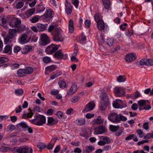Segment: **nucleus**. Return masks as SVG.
Segmentation results:
<instances>
[{
	"label": "nucleus",
	"instance_id": "obj_56",
	"mask_svg": "<svg viewBox=\"0 0 153 153\" xmlns=\"http://www.w3.org/2000/svg\"><path fill=\"white\" fill-rule=\"evenodd\" d=\"M64 114L61 111H57L56 113V115L58 118L59 119H63V115Z\"/></svg>",
	"mask_w": 153,
	"mask_h": 153
},
{
	"label": "nucleus",
	"instance_id": "obj_48",
	"mask_svg": "<svg viewBox=\"0 0 153 153\" xmlns=\"http://www.w3.org/2000/svg\"><path fill=\"white\" fill-rule=\"evenodd\" d=\"M136 132L140 138H142L144 136L143 132L140 129H138L137 130Z\"/></svg>",
	"mask_w": 153,
	"mask_h": 153
},
{
	"label": "nucleus",
	"instance_id": "obj_16",
	"mask_svg": "<svg viewBox=\"0 0 153 153\" xmlns=\"http://www.w3.org/2000/svg\"><path fill=\"white\" fill-rule=\"evenodd\" d=\"M33 153L32 149L27 146H21V153Z\"/></svg>",
	"mask_w": 153,
	"mask_h": 153
},
{
	"label": "nucleus",
	"instance_id": "obj_51",
	"mask_svg": "<svg viewBox=\"0 0 153 153\" xmlns=\"http://www.w3.org/2000/svg\"><path fill=\"white\" fill-rule=\"evenodd\" d=\"M59 84L60 87L62 89L64 88L66 85V82L65 81L62 80L59 81Z\"/></svg>",
	"mask_w": 153,
	"mask_h": 153
},
{
	"label": "nucleus",
	"instance_id": "obj_38",
	"mask_svg": "<svg viewBox=\"0 0 153 153\" xmlns=\"http://www.w3.org/2000/svg\"><path fill=\"white\" fill-rule=\"evenodd\" d=\"M103 123V121L102 119L97 118L96 119H94L92 121L91 123L93 125H99L102 124Z\"/></svg>",
	"mask_w": 153,
	"mask_h": 153
},
{
	"label": "nucleus",
	"instance_id": "obj_11",
	"mask_svg": "<svg viewBox=\"0 0 153 153\" xmlns=\"http://www.w3.org/2000/svg\"><path fill=\"white\" fill-rule=\"evenodd\" d=\"M105 130L106 128L105 127L100 126L94 128V134H102L105 132Z\"/></svg>",
	"mask_w": 153,
	"mask_h": 153
},
{
	"label": "nucleus",
	"instance_id": "obj_15",
	"mask_svg": "<svg viewBox=\"0 0 153 153\" xmlns=\"http://www.w3.org/2000/svg\"><path fill=\"white\" fill-rule=\"evenodd\" d=\"M77 90L76 85L74 84L70 87V89L67 91V94L68 95H71L75 93Z\"/></svg>",
	"mask_w": 153,
	"mask_h": 153
},
{
	"label": "nucleus",
	"instance_id": "obj_60",
	"mask_svg": "<svg viewBox=\"0 0 153 153\" xmlns=\"http://www.w3.org/2000/svg\"><path fill=\"white\" fill-rule=\"evenodd\" d=\"M20 66V65L18 63H15L12 64L11 68L12 70H15L18 68Z\"/></svg>",
	"mask_w": 153,
	"mask_h": 153
},
{
	"label": "nucleus",
	"instance_id": "obj_20",
	"mask_svg": "<svg viewBox=\"0 0 153 153\" xmlns=\"http://www.w3.org/2000/svg\"><path fill=\"white\" fill-rule=\"evenodd\" d=\"M110 140L107 137H104L102 140H100L98 142V144L100 146H104L106 144L110 143Z\"/></svg>",
	"mask_w": 153,
	"mask_h": 153
},
{
	"label": "nucleus",
	"instance_id": "obj_9",
	"mask_svg": "<svg viewBox=\"0 0 153 153\" xmlns=\"http://www.w3.org/2000/svg\"><path fill=\"white\" fill-rule=\"evenodd\" d=\"M41 45H45L50 43V41L48 37L45 34H42L40 36Z\"/></svg>",
	"mask_w": 153,
	"mask_h": 153
},
{
	"label": "nucleus",
	"instance_id": "obj_53",
	"mask_svg": "<svg viewBox=\"0 0 153 153\" xmlns=\"http://www.w3.org/2000/svg\"><path fill=\"white\" fill-rule=\"evenodd\" d=\"M12 151L13 153H21V146L14 148Z\"/></svg>",
	"mask_w": 153,
	"mask_h": 153
},
{
	"label": "nucleus",
	"instance_id": "obj_32",
	"mask_svg": "<svg viewBox=\"0 0 153 153\" xmlns=\"http://www.w3.org/2000/svg\"><path fill=\"white\" fill-rule=\"evenodd\" d=\"M104 8L106 9H109L110 8L111 3L110 0H102Z\"/></svg>",
	"mask_w": 153,
	"mask_h": 153
},
{
	"label": "nucleus",
	"instance_id": "obj_24",
	"mask_svg": "<svg viewBox=\"0 0 153 153\" xmlns=\"http://www.w3.org/2000/svg\"><path fill=\"white\" fill-rule=\"evenodd\" d=\"M28 36L26 33L23 34L19 39V41L21 43H25L28 42Z\"/></svg>",
	"mask_w": 153,
	"mask_h": 153
},
{
	"label": "nucleus",
	"instance_id": "obj_14",
	"mask_svg": "<svg viewBox=\"0 0 153 153\" xmlns=\"http://www.w3.org/2000/svg\"><path fill=\"white\" fill-rule=\"evenodd\" d=\"M65 12L68 14H70L72 10V6L71 4L68 1H66L65 3Z\"/></svg>",
	"mask_w": 153,
	"mask_h": 153
},
{
	"label": "nucleus",
	"instance_id": "obj_45",
	"mask_svg": "<svg viewBox=\"0 0 153 153\" xmlns=\"http://www.w3.org/2000/svg\"><path fill=\"white\" fill-rule=\"evenodd\" d=\"M120 128L119 126H115L112 125H111L110 126V130L112 132L116 131L118 130Z\"/></svg>",
	"mask_w": 153,
	"mask_h": 153
},
{
	"label": "nucleus",
	"instance_id": "obj_22",
	"mask_svg": "<svg viewBox=\"0 0 153 153\" xmlns=\"http://www.w3.org/2000/svg\"><path fill=\"white\" fill-rule=\"evenodd\" d=\"M17 31L16 29H12L9 30L8 35L10 39L14 38L17 35Z\"/></svg>",
	"mask_w": 153,
	"mask_h": 153
},
{
	"label": "nucleus",
	"instance_id": "obj_10",
	"mask_svg": "<svg viewBox=\"0 0 153 153\" xmlns=\"http://www.w3.org/2000/svg\"><path fill=\"white\" fill-rule=\"evenodd\" d=\"M140 64L141 65L151 66L153 65V60L151 59H142L140 61Z\"/></svg>",
	"mask_w": 153,
	"mask_h": 153
},
{
	"label": "nucleus",
	"instance_id": "obj_46",
	"mask_svg": "<svg viewBox=\"0 0 153 153\" xmlns=\"http://www.w3.org/2000/svg\"><path fill=\"white\" fill-rule=\"evenodd\" d=\"M33 114V113L32 112H30L27 114L23 113V117L25 119H26V118H30L32 117Z\"/></svg>",
	"mask_w": 153,
	"mask_h": 153
},
{
	"label": "nucleus",
	"instance_id": "obj_7",
	"mask_svg": "<svg viewBox=\"0 0 153 153\" xmlns=\"http://www.w3.org/2000/svg\"><path fill=\"white\" fill-rule=\"evenodd\" d=\"M16 21H19V25L16 27H12L17 28L16 29L17 33H20L21 32H23L24 31L27 30V27H26V25L24 24H21V21L20 19H19L18 18H16Z\"/></svg>",
	"mask_w": 153,
	"mask_h": 153
},
{
	"label": "nucleus",
	"instance_id": "obj_4",
	"mask_svg": "<svg viewBox=\"0 0 153 153\" xmlns=\"http://www.w3.org/2000/svg\"><path fill=\"white\" fill-rule=\"evenodd\" d=\"M61 30L59 28H56L53 31V39L56 41L62 42L64 38L63 35L61 33Z\"/></svg>",
	"mask_w": 153,
	"mask_h": 153
},
{
	"label": "nucleus",
	"instance_id": "obj_2",
	"mask_svg": "<svg viewBox=\"0 0 153 153\" xmlns=\"http://www.w3.org/2000/svg\"><path fill=\"white\" fill-rule=\"evenodd\" d=\"M46 118L43 115L37 114L34 116V118L30 120V122L37 126H41L46 123Z\"/></svg>",
	"mask_w": 153,
	"mask_h": 153
},
{
	"label": "nucleus",
	"instance_id": "obj_27",
	"mask_svg": "<svg viewBox=\"0 0 153 153\" xmlns=\"http://www.w3.org/2000/svg\"><path fill=\"white\" fill-rule=\"evenodd\" d=\"M86 120L84 118H79L77 119L76 121V123L79 126H82L85 125Z\"/></svg>",
	"mask_w": 153,
	"mask_h": 153
},
{
	"label": "nucleus",
	"instance_id": "obj_54",
	"mask_svg": "<svg viewBox=\"0 0 153 153\" xmlns=\"http://www.w3.org/2000/svg\"><path fill=\"white\" fill-rule=\"evenodd\" d=\"M10 148L7 147L3 146L0 148V150L1 152H6L10 150Z\"/></svg>",
	"mask_w": 153,
	"mask_h": 153
},
{
	"label": "nucleus",
	"instance_id": "obj_13",
	"mask_svg": "<svg viewBox=\"0 0 153 153\" xmlns=\"http://www.w3.org/2000/svg\"><path fill=\"white\" fill-rule=\"evenodd\" d=\"M74 50L72 56L71 57V60L72 61L75 62H78V60L76 58L77 55V53L78 52V48L77 45L75 44L74 45Z\"/></svg>",
	"mask_w": 153,
	"mask_h": 153
},
{
	"label": "nucleus",
	"instance_id": "obj_43",
	"mask_svg": "<svg viewBox=\"0 0 153 153\" xmlns=\"http://www.w3.org/2000/svg\"><path fill=\"white\" fill-rule=\"evenodd\" d=\"M114 42V39L113 38H108L106 40V43L109 46H112Z\"/></svg>",
	"mask_w": 153,
	"mask_h": 153
},
{
	"label": "nucleus",
	"instance_id": "obj_19",
	"mask_svg": "<svg viewBox=\"0 0 153 153\" xmlns=\"http://www.w3.org/2000/svg\"><path fill=\"white\" fill-rule=\"evenodd\" d=\"M35 11V10L34 8H31L29 10H27L25 12V17L27 18H29L34 14Z\"/></svg>",
	"mask_w": 153,
	"mask_h": 153
},
{
	"label": "nucleus",
	"instance_id": "obj_3",
	"mask_svg": "<svg viewBox=\"0 0 153 153\" xmlns=\"http://www.w3.org/2000/svg\"><path fill=\"white\" fill-rule=\"evenodd\" d=\"M101 99V103L100 105V109L102 111L105 110L108 104L109 99L107 94L106 93L102 92L100 96Z\"/></svg>",
	"mask_w": 153,
	"mask_h": 153
},
{
	"label": "nucleus",
	"instance_id": "obj_30",
	"mask_svg": "<svg viewBox=\"0 0 153 153\" xmlns=\"http://www.w3.org/2000/svg\"><path fill=\"white\" fill-rule=\"evenodd\" d=\"M132 139H133V141L135 142H137L138 140L135 134L130 135L125 138V140H128Z\"/></svg>",
	"mask_w": 153,
	"mask_h": 153
},
{
	"label": "nucleus",
	"instance_id": "obj_6",
	"mask_svg": "<svg viewBox=\"0 0 153 153\" xmlns=\"http://www.w3.org/2000/svg\"><path fill=\"white\" fill-rule=\"evenodd\" d=\"M115 95L117 97H121L125 95L124 89L121 87H116L114 89Z\"/></svg>",
	"mask_w": 153,
	"mask_h": 153
},
{
	"label": "nucleus",
	"instance_id": "obj_63",
	"mask_svg": "<svg viewBox=\"0 0 153 153\" xmlns=\"http://www.w3.org/2000/svg\"><path fill=\"white\" fill-rule=\"evenodd\" d=\"M138 103L139 106H143L146 104V101L144 100H140Z\"/></svg>",
	"mask_w": 153,
	"mask_h": 153
},
{
	"label": "nucleus",
	"instance_id": "obj_21",
	"mask_svg": "<svg viewBox=\"0 0 153 153\" xmlns=\"http://www.w3.org/2000/svg\"><path fill=\"white\" fill-rule=\"evenodd\" d=\"M58 120L51 117L48 118V125L53 126L56 125L58 123Z\"/></svg>",
	"mask_w": 153,
	"mask_h": 153
},
{
	"label": "nucleus",
	"instance_id": "obj_26",
	"mask_svg": "<svg viewBox=\"0 0 153 153\" xmlns=\"http://www.w3.org/2000/svg\"><path fill=\"white\" fill-rule=\"evenodd\" d=\"M28 126L27 124L25 122H21L17 125V127L18 128H22L23 131H26Z\"/></svg>",
	"mask_w": 153,
	"mask_h": 153
},
{
	"label": "nucleus",
	"instance_id": "obj_49",
	"mask_svg": "<svg viewBox=\"0 0 153 153\" xmlns=\"http://www.w3.org/2000/svg\"><path fill=\"white\" fill-rule=\"evenodd\" d=\"M15 93L17 96H21L23 93V91L22 89H18L15 91Z\"/></svg>",
	"mask_w": 153,
	"mask_h": 153
},
{
	"label": "nucleus",
	"instance_id": "obj_33",
	"mask_svg": "<svg viewBox=\"0 0 153 153\" xmlns=\"http://www.w3.org/2000/svg\"><path fill=\"white\" fill-rule=\"evenodd\" d=\"M68 30L69 32L70 33L74 32V22L72 20H70L69 21Z\"/></svg>",
	"mask_w": 153,
	"mask_h": 153
},
{
	"label": "nucleus",
	"instance_id": "obj_12",
	"mask_svg": "<svg viewBox=\"0 0 153 153\" xmlns=\"http://www.w3.org/2000/svg\"><path fill=\"white\" fill-rule=\"evenodd\" d=\"M97 26L98 29L100 30L106 29L108 26L106 24H105L102 20H100L97 21Z\"/></svg>",
	"mask_w": 153,
	"mask_h": 153
},
{
	"label": "nucleus",
	"instance_id": "obj_52",
	"mask_svg": "<svg viewBox=\"0 0 153 153\" xmlns=\"http://www.w3.org/2000/svg\"><path fill=\"white\" fill-rule=\"evenodd\" d=\"M120 108H122L126 107V103L121 100H119Z\"/></svg>",
	"mask_w": 153,
	"mask_h": 153
},
{
	"label": "nucleus",
	"instance_id": "obj_28",
	"mask_svg": "<svg viewBox=\"0 0 153 153\" xmlns=\"http://www.w3.org/2000/svg\"><path fill=\"white\" fill-rule=\"evenodd\" d=\"M94 147L92 145L87 146L83 150V153H90L92 151L94 150Z\"/></svg>",
	"mask_w": 153,
	"mask_h": 153
},
{
	"label": "nucleus",
	"instance_id": "obj_39",
	"mask_svg": "<svg viewBox=\"0 0 153 153\" xmlns=\"http://www.w3.org/2000/svg\"><path fill=\"white\" fill-rule=\"evenodd\" d=\"M31 46H27L23 48L21 52L23 54H25L29 52L32 49Z\"/></svg>",
	"mask_w": 153,
	"mask_h": 153
},
{
	"label": "nucleus",
	"instance_id": "obj_1",
	"mask_svg": "<svg viewBox=\"0 0 153 153\" xmlns=\"http://www.w3.org/2000/svg\"><path fill=\"white\" fill-rule=\"evenodd\" d=\"M16 18L13 16L7 15L3 16L1 19V22L3 24H4L7 22H9V25L12 27H16L19 25V22L16 21Z\"/></svg>",
	"mask_w": 153,
	"mask_h": 153
},
{
	"label": "nucleus",
	"instance_id": "obj_58",
	"mask_svg": "<svg viewBox=\"0 0 153 153\" xmlns=\"http://www.w3.org/2000/svg\"><path fill=\"white\" fill-rule=\"evenodd\" d=\"M37 146L40 150H42L45 147L46 145L44 143H39L38 144Z\"/></svg>",
	"mask_w": 153,
	"mask_h": 153
},
{
	"label": "nucleus",
	"instance_id": "obj_41",
	"mask_svg": "<svg viewBox=\"0 0 153 153\" xmlns=\"http://www.w3.org/2000/svg\"><path fill=\"white\" fill-rule=\"evenodd\" d=\"M57 68V67L55 65H51L48 66L46 68V70L47 71H49V72H51Z\"/></svg>",
	"mask_w": 153,
	"mask_h": 153
},
{
	"label": "nucleus",
	"instance_id": "obj_36",
	"mask_svg": "<svg viewBox=\"0 0 153 153\" xmlns=\"http://www.w3.org/2000/svg\"><path fill=\"white\" fill-rule=\"evenodd\" d=\"M15 128V127L14 125L13 124H10L7 126V128L4 130L7 132L10 133L13 131Z\"/></svg>",
	"mask_w": 153,
	"mask_h": 153
},
{
	"label": "nucleus",
	"instance_id": "obj_47",
	"mask_svg": "<svg viewBox=\"0 0 153 153\" xmlns=\"http://www.w3.org/2000/svg\"><path fill=\"white\" fill-rule=\"evenodd\" d=\"M24 69L26 74H30L33 71V68L30 67H27Z\"/></svg>",
	"mask_w": 153,
	"mask_h": 153
},
{
	"label": "nucleus",
	"instance_id": "obj_57",
	"mask_svg": "<svg viewBox=\"0 0 153 153\" xmlns=\"http://www.w3.org/2000/svg\"><path fill=\"white\" fill-rule=\"evenodd\" d=\"M113 107L115 108H120L119 100H117L115 102H113Z\"/></svg>",
	"mask_w": 153,
	"mask_h": 153
},
{
	"label": "nucleus",
	"instance_id": "obj_62",
	"mask_svg": "<svg viewBox=\"0 0 153 153\" xmlns=\"http://www.w3.org/2000/svg\"><path fill=\"white\" fill-rule=\"evenodd\" d=\"M51 60L50 58L48 56L45 57L43 59V62L46 63H48L50 62Z\"/></svg>",
	"mask_w": 153,
	"mask_h": 153
},
{
	"label": "nucleus",
	"instance_id": "obj_40",
	"mask_svg": "<svg viewBox=\"0 0 153 153\" xmlns=\"http://www.w3.org/2000/svg\"><path fill=\"white\" fill-rule=\"evenodd\" d=\"M17 74L18 76L23 77L25 76V73L24 69H20L17 71Z\"/></svg>",
	"mask_w": 153,
	"mask_h": 153
},
{
	"label": "nucleus",
	"instance_id": "obj_34",
	"mask_svg": "<svg viewBox=\"0 0 153 153\" xmlns=\"http://www.w3.org/2000/svg\"><path fill=\"white\" fill-rule=\"evenodd\" d=\"M53 12L51 10H46V13L44 14L43 16H45L46 18H51L52 17Z\"/></svg>",
	"mask_w": 153,
	"mask_h": 153
},
{
	"label": "nucleus",
	"instance_id": "obj_25",
	"mask_svg": "<svg viewBox=\"0 0 153 153\" xmlns=\"http://www.w3.org/2000/svg\"><path fill=\"white\" fill-rule=\"evenodd\" d=\"M117 114L116 113H111L109 114L108 118L111 122L116 123Z\"/></svg>",
	"mask_w": 153,
	"mask_h": 153
},
{
	"label": "nucleus",
	"instance_id": "obj_50",
	"mask_svg": "<svg viewBox=\"0 0 153 153\" xmlns=\"http://www.w3.org/2000/svg\"><path fill=\"white\" fill-rule=\"evenodd\" d=\"M80 97L77 95L74 96L71 99V101L74 103H75L79 101L80 99Z\"/></svg>",
	"mask_w": 153,
	"mask_h": 153
},
{
	"label": "nucleus",
	"instance_id": "obj_37",
	"mask_svg": "<svg viewBox=\"0 0 153 153\" xmlns=\"http://www.w3.org/2000/svg\"><path fill=\"white\" fill-rule=\"evenodd\" d=\"M12 51V47L9 45H6L3 51L4 53H7L11 52Z\"/></svg>",
	"mask_w": 153,
	"mask_h": 153
},
{
	"label": "nucleus",
	"instance_id": "obj_61",
	"mask_svg": "<svg viewBox=\"0 0 153 153\" xmlns=\"http://www.w3.org/2000/svg\"><path fill=\"white\" fill-rule=\"evenodd\" d=\"M153 138V132L151 133H148L144 137L145 139H149Z\"/></svg>",
	"mask_w": 153,
	"mask_h": 153
},
{
	"label": "nucleus",
	"instance_id": "obj_55",
	"mask_svg": "<svg viewBox=\"0 0 153 153\" xmlns=\"http://www.w3.org/2000/svg\"><path fill=\"white\" fill-rule=\"evenodd\" d=\"M24 3L21 1L18 2L16 5V9H19L21 8L24 5Z\"/></svg>",
	"mask_w": 153,
	"mask_h": 153
},
{
	"label": "nucleus",
	"instance_id": "obj_23",
	"mask_svg": "<svg viewBox=\"0 0 153 153\" xmlns=\"http://www.w3.org/2000/svg\"><path fill=\"white\" fill-rule=\"evenodd\" d=\"M127 120V118L124 116L120 114H117L116 123H119L121 121H125Z\"/></svg>",
	"mask_w": 153,
	"mask_h": 153
},
{
	"label": "nucleus",
	"instance_id": "obj_64",
	"mask_svg": "<svg viewBox=\"0 0 153 153\" xmlns=\"http://www.w3.org/2000/svg\"><path fill=\"white\" fill-rule=\"evenodd\" d=\"M73 4L74 5L76 8H77L78 7L79 1L78 0H73L72 1Z\"/></svg>",
	"mask_w": 153,
	"mask_h": 153
},
{
	"label": "nucleus",
	"instance_id": "obj_29",
	"mask_svg": "<svg viewBox=\"0 0 153 153\" xmlns=\"http://www.w3.org/2000/svg\"><path fill=\"white\" fill-rule=\"evenodd\" d=\"M48 26V24H45L43 25L41 24H37L36 25V27L38 30L39 31H44L46 27Z\"/></svg>",
	"mask_w": 153,
	"mask_h": 153
},
{
	"label": "nucleus",
	"instance_id": "obj_35",
	"mask_svg": "<svg viewBox=\"0 0 153 153\" xmlns=\"http://www.w3.org/2000/svg\"><path fill=\"white\" fill-rule=\"evenodd\" d=\"M41 16L38 15L34 16L30 19V20L32 23H35L37 22L41 18Z\"/></svg>",
	"mask_w": 153,
	"mask_h": 153
},
{
	"label": "nucleus",
	"instance_id": "obj_8",
	"mask_svg": "<svg viewBox=\"0 0 153 153\" xmlns=\"http://www.w3.org/2000/svg\"><path fill=\"white\" fill-rule=\"evenodd\" d=\"M59 47L53 44L48 46L45 50V52L48 54H51L58 49Z\"/></svg>",
	"mask_w": 153,
	"mask_h": 153
},
{
	"label": "nucleus",
	"instance_id": "obj_18",
	"mask_svg": "<svg viewBox=\"0 0 153 153\" xmlns=\"http://www.w3.org/2000/svg\"><path fill=\"white\" fill-rule=\"evenodd\" d=\"M136 59L135 54L131 53L128 54L126 57V60L127 62H130L134 61Z\"/></svg>",
	"mask_w": 153,
	"mask_h": 153
},
{
	"label": "nucleus",
	"instance_id": "obj_59",
	"mask_svg": "<svg viewBox=\"0 0 153 153\" xmlns=\"http://www.w3.org/2000/svg\"><path fill=\"white\" fill-rule=\"evenodd\" d=\"M21 49V48L19 46L16 45L13 48V52L14 53L18 52Z\"/></svg>",
	"mask_w": 153,
	"mask_h": 153
},
{
	"label": "nucleus",
	"instance_id": "obj_44",
	"mask_svg": "<svg viewBox=\"0 0 153 153\" xmlns=\"http://www.w3.org/2000/svg\"><path fill=\"white\" fill-rule=\"evenodd\" d=\"M45 8V6L41 5H39L37 7L36 10L38 12L40 13L44 11Z\"/></svg>",
	"mask_w": 153,
	"mask_h": 153
},
{
	"label": "nucleus",
	"instance_id": "obj_17",
	"mask_svg": "<svg viewBox=\"0 0 153 153\" xmlns=\"http://www.w3.org/2000/svg\"><path fill=\"white\" fill-rule=\"evenodd\" d=\"M95 107L94 103L93 102H90L85 106L84 111L86 112H88L92 110Z\"/></svg>",
	"mask_w": 153,
	"mask_h": 153
},
{
	"label": "nucleus",
	"instance_id": "obj_5",
	"mask_svg": "<svg viewBox=\"0 0 153 153\" xmlns=\"http://www.w3.org/2000/svg\"><path fill=\"white\" fill-rule=\"evenodd\" d=\"M53 56L55 58L58 60L60 59L65 60L68 57V56L66 54L62 53V51L61 49L55 52L53 55Z\"/></svg>",
	"mask_w": 153,
	"mask_h": 153
},
{
	"label": "nucleus",
	"instance_id": "obj_42",
	"mask_svg": "<svg viewBox=\"0 0 153 153\" xmlns=\"http://www.w3.org/2000/svg\"><path fill=\"white\" fill-rule=\"evenodd\" d=\"M126 80V78L124 76H119L117 78V81L119 82H124Z\"/></svg>",
	"mask_w": 153,
	"mask_h": 153
},
{
	"label": "nucleus",
	"instance_id": "obj_31",
	"mask_svg": "<svg viewBox=\"0 0 153 153\" xmlns=\"http://www.w3.org/2000/svg\"><path fill=\"white\" fill-rule=\"evenodd\" d=\"M62 74V72L60 71H56L55 72L51 74V79H54L56 77L61 75Z\"/></svg>",
	"mask_w": 153,
	"mask_h": 153
}]
</instances>
